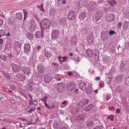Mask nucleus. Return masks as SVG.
<instances>
[{
    "mask_svg": "<svg viewBox=\"0 0 129 129\" xmlns=\"http://www.w3.org/2000/svg\"><path fill=\"white\" fill-rule=\"evenodd\" d=\"M0 57L3 61L7 59L6 56L5 55H2L0 56Z\"/></svg>",
    "mask_w": 129,
    "mask_h": 129,
    "instance_id": "obj_35",
    "label": "nucleus"
},
{
    "mask_svg": "<svg viewBox=\"0 0 129 129\" xmlns=\"http://www.w3.org/2000/svg\"><path fill=\"white\" fill-rule=\"evenodd\" d=\"M53 126L55 128H56V129H60V126L59 124L57 122L54 123L53 124Z\"/></svg>",
    "mask_w": 129,
    "mask_h": 129,
    "instance_id": "obj_30",
    "label": "nucleus"
},
{
    "mask_svg": "<svg viewBox=\"0 0 129 129\" xmlns=\"http://www.w3.org/2000/svg\"><path fill=\"white\" fill-rule=\"evenodd\" d=\"M11 67L13 71L15 72H18L20 70V67L18 64L12 63L11 64Z\"/></svg>",
    "mask_w": 129,
    "mask_h": 129,
    "instance_id": "obj_5",
    "label": "nucleus"
},
{
    "mask_svg": "<svg viewBox=\"0 0 129 129\" xmlns=\"http://www.w3.org/2000/svg\"><path fill=\"white\" fill-rule=\"evenodd\" d=\"M115 15L113 14H111L107 17V21L108 22H112L115 18Z\"/></svg>",
    "mask_w": 129,
    "mask_h": 129,
    "instance_id": "obj_10",
    "label": "nucleus"
},
{
    "mask_svg": "<svg viewBox=\"0 0 129 129\" xmlns=\"http://www.w3.org/2000/svg\"><path fill=\"white\" fill-rule=\"evenodd\" d=\"M44 80L46 82H49L52 79V77L49 74H46L44 76Z\"/></svg>",
    "mask_w": 129,
    "mask_h": 129,
    "instance_id": "obj_11",
    "label": "nucleus"
},
{
    "mask_svg": "<svg viewBox=\"0 0 129 129\" xmlns=\"http://www.w3.org/2000/svg\"><path fill=\"white\" fill-rule=\"evenodd\" d=\"M24 14V17L23 21H24L27 17V12L26 11H23Z\"/></svg>",
    "mask_w": 129,
    "mask_h": 129,
    "instance_id": "obj_33",
    "label": "nucleus"
},
{
    "mask_svg": "<svg viewBox=\"0 0 129 129\" xmlns=\"http://www.w3.org/2000/svg\"><path fill=\"white\" fill-rule=\"evenodd\" d=\"M24 53L26 55H29L31 54L30 45L28 43H26L24 45Z\"/></svg>",
    "mask_w": 129,
    "mask_h": 129,
    "instance_id": "obj_2",
    "label": "nucleus"
},
{
    "mask_svg": "<svg viewBox=\"0 0 129 129\" xmlns=\"http://www.w3.org/2000/svg\"><path fill=\"white\" fill-rule=\"evenodd\" d=\"M11 88L12 89L14 90L15 89V87L14 86L12 85L11 86Z\"/></svg>",
    "mask_w": 129,
    "mask_h": 129,
    "instance_id": "obj_59",
    "label": "nucleus"
},
{
    "mask_svg": "<svg viewBox=\"0 0 129 129\" xmlns=\"http://www.w3.org/2000/svg\"><path fill=\"white\" fill-rule=\"evenodd\" d=\"M93 124L92 121V120H91L89 121V122H88V125L89 126H92Z\"/></svg>",
    "mask_w": 129,
    "mask_h": 129,
    "instance_id": "obj_41",
    "label": "nucleus"
},
{
    "mask_svg": "<svg viewBox=\"0 0 129 129\" xmlns=\"http://www.w3.org/2000/svg\"><path fill=\"white\" fill-rule=\"evenodd\" d=\"M80 110L78 109H73L72 110V112L73 114L75 115L79 113L80 111Z\"/></svg>",
    "mask_w": 129,
    "mask_h": 129,
    "instance_id": "obj_27",
    "label": "nucleus"
},
{
    "mask_svg": "<svg viewBox=\"0 0 129 129\" xmlns=\"http://www.w3.org/2000/svg\"><path fill=\"white\" fill-rule=\"evenodd\" d=\"M35 110V108L34 107L32 108L29 109L28 111V112L30 113H31L33 111H34Z\"/></svg>",
    "mask_w": 129,
    "mask_h": 129,
    "instance_id": "obj_38",
    "label": "nucleus"
},
{
    "mask_svg": "<svg viewBox=\"0 0 129 129\" xmlns=\"http://www.w3.org/2000/svg\"><path fill=\"white\" fill-rule=\"evenodd\" d=\"M68 73L70 76H73V72H70V71H68Z\"/></svg>",
    "mask_w": 129,
    "mask_h": 129,
    "instance_id": "obj_45",
    "label": "nucleus"
},
{
    "mask_svg": "<svg viewBox=\"0 0 129 129\" xmlns=\"http://www.w3.org/2000/svg\"><path fill=\"white\" fill-rule=\"evenodd\" d=\"M82 101L84 103V105H85L87 104L89 102V100L87 99H84L83 100V101Z\"/></svg>",
    "mask_w": 129,
    "mask_h": 129,
    "instance_id": "obj_34",
    "label": "nucleus"
},
{
    "mask_svg": "<svg viewBox=\"0 0 129 129\" xmlns=\"http://www.w3.org/2000/svg\"><path fill=\"white\" fill-rule=\"evenodd\" d=\"M76 87L75 84L74 83L72 82L70 84H68L66 87L67 89L70 90H73Z\"/></svg>",
    "mask_w": 129,
    "mask_h": 129,
    "instance_id": "obj_8",
    "label": "nucleus"
},
{
    "mask_svg": "<svg viewBox=\"0 0 129 129\" xmlns=\"http://www.w3.org/2000/svg\"><path fill=\"white\" fill-rule=\"evenodd\" d=\"M59 34V32L57 30H55L53 31L52 34V39L54 40L57 39Z\"/></svg>",
    "mask_w": 129,
    "mask_h": 129,
    "instance_id": "obj_6",
    "label": "nucleus"
},
{
    "mask_svg": "<svg viewBox=\"0 0 129 129\" xmlns=\"http://www.w3.org/2000/svg\"><path fill=\"white\" fill-rule=\"evenodd\" d=\"M116 112L117 113H119L120 112V110L118 109H117L116 110Z\"/></svg>",
    "mask_w": 129,
    "mask_h": 129,
    "instance_id": "obj_58",
    "label": "nucleus"
},
{
    "mask_svg": "<svg viewBox=\"0 0 129 129\" xmlns=\"http://www.w3.org/2000/svg\"><path fill=\"white\" fill-rule=\"evenodd\" d=\"M79 89H76L74 90V92L75 93H78V91Z\"/></svg>",
    "mask_w": 129,
    "mask_h": 129,
    "instance_id": "obj_52",
    "label": "nucleus"
},
{
    "mask_svg": "<svg viewBox=\"0 0 129 129\" xmlns=\"http://www.w3.org/2000/svg\"><path fill=\"white\" fill-rule=\"evenodd\" d=\"M122 25V23L121 22H119L118 24V28H119Z\"/></svg>",
    "mask_w": 129,
    "mask_h": 129,
    "instance_id": "obj_49",
    "label": "nucleus"
},
{
    "mask_svg": "<svg viewBox=\"0 0 129 129\" xmlns=\"http://www.w3.org/2000/svg\"><path fill=\"white\" fill-rule=\"evenodd\" d=\"M6 76L7 78H8L9 79H10V77L8 74H6Z\"/></svg>",
    "mask_w": 129,
    "mask_h": 129,
    "instance_id": "obj_63",
    "label": "nucleus"
},
{
    "mask_svg": "<svg viewBox=\"0 0 129 129\" xmlns=\"http://www.w3.org/2000/svg\"><path fill=\"white\" fill-rule=\"evenodd\" d=\"M103 14L102 11H99L97 12L96 14V21H98L101 19Z\"/></svg>",
    "mask_w": 129,
    "mask_h": 129,
    "instance_id": "obj_12",
    "label": "nucleus"
},
{
    "mask_svg": "<svg viewBox=\"0 0 129 129\" xmlns=\"http://www.w3.org/2000/svg\"><path fill=\"white\" fill-rule=\"evenodd\" d=\"M75 12L73 10H71L69 13L68 15V19L73 20L76 16Z\"/></svg>",
    "mask_w": 129,
    "mask_h": 129,
    "instance_id": "obj_4",
    "label": "nucleus"
},
{
    "mask_svg": "<svg viewBox=\"0 0 129 129\" xmlns=\"http://www.w3.org/2000/svg\"><path fill=\"white\" fill-rule=\"evenodd\" d=\"M3 20L2 19L0 20V26H1L3 24Z\"/></svg>",
    "mask_w": 129,
    "mask_h": 129,
    "instance_id": "obj_56",
    "label": "nucleus"
},
{
    "mask_svg": "<svg viewBox=\"0 0 129 129\" xmlns=\"http://www.w3.org/2000/svg\"><path fill=\"white\" fill-rule=\"evenodd\" d=\"M85 90L86 92V93L87 94L91 95L92 94V90L91 87L90 86L87 87L86 89H85Z\"/></svg>",
    "mask_w": 129,
    "mask_h": 129,
    "instance_id": "obj_16",
    "label": "nucleus"
},
{
    "mask_svg": "<svg viewBox=\"0 0 129 129\" xmlns=\"http://www.w3.org/2000/svg\"><path fill=\"white\" fill-rule=\"evenodd\" d=\"M49 14L53 16L55 15L56 14L55 9L54 8H51L49 11Z\"/></svg>",
    "mask_w": 129,
    "mask_h": 129,
    "instance_id": "obj_25",
    "label": "nucleus"
},
{
    "mask_svg": "<svg viewBox=\"0 0 129 129\" xmlns=\"http://www.w3.org/2000/svg\"><path fill=\"white\" fill-rule=\"evenodd\" d=\"M35 17L36 20L39 22L40 20L38 16H37L36 15H35L34 16Z\"/></svg>",
    "mask_w": 129,
    "mask_h": 129,
    "instance_id": "obj_43",
    "label": "nucleus"
},
{
    "mask_svg": "<svg viewBox=\"0 0 129 129\" xmlns=\"http://www.w3.org/2000/svg\"><path fill=\"white\" fill-rule=\"evenodd\" d=\"M115 34V32L113 30H112L109 31V35H113Z\"/></svg>",
    "mask_w": 129,
    "mask_h": 129,
    "instance_id": "obj_40",
    "label": "nucleus"
},
{
    "mask_svg": "<svg viewBox=\"0 0 129 129\" xmlns=\"http://www.w3.org/2000/svg\"><path fill=\"white\" fill-rule=\"evenodd\" d=\"M38 70L40 73H44L45 71V69L44 66L42 65H40L38 67Z\"/></svg>",
    "mask_w": 129,
    "mask_h": 129,
    "instance_id": "obj_18",
    "label": "nucleus"
},
{
    "mask_svg": "<svg viewBox=\"0 0 129 129\" xmlns=\"http://www.w3.org/2000/svg\"><path fill=\"white\" fill-rule=\"evenodd\" d=\"M125 80L126 84L129 86V76L126 78Z\"/></svg>",
    "mask_w": 129,
    "mask_h": 129,
    "instance_id": "obj_37",
    "label": "nucleus"
},
{
    "mask_svg": "<svg viewBox=\"0 0 129 129\" xmlns=\"http://www.w3.org/2000/svg\"><path fill=\"white\" fill-rule=\"evenodd\" d=\"M22 70L24 73L27 75L29 74L30 72V69L28 68L25 67H23L22 68Z\"/></svg>",
    "mask_w": 129,
    "mask_h": 129,
    "instance_id": "obj_13",
    "label": "nucleus"
},
{
    "mask_svg": "<svg viewBox=\"0 0 129 129\" xmlns=\"http://www.w3.org/2000/svg\"><path fill=\"white\" fill-rule=\"evenodd\" d=\"M58 85H59L58 86V88H57L58 91L61 93L63 92L65 89L64 84L62 83H60L59 84L58 83Z\"/></svg>",
    "mask_w": 129,
    "mask_h": 129,
    "instance_id": "obj_9",
    "label": "nucleus"
},
{
    "mask_svg": "<svg viewBox=\"0 0 129 129\" xmlns=\"http://www.w3.org/2000/svg\"><path fill=\"white\" fill-rule=\"evenodd\" d=\"M109 109L110 110H114V108L113 107H109Z\"/></svg>",
    "mask_w": 129,
    "mask_h": 129,
    "instance_id": "obj_51",
    "label": "nucleus"
},
{
    "mask_svg": "<svg viewBox=\"0 0 129 129\" xmlns=\"http://www.w3.org/2000/svg\"><path fill=\"white\" fill-rule=\"evenodd\" d=\"M18 80L19 81H24L26 79L25 75L23 74L18 73L16 76Z\"/></svg>",
    "mask_w": 129,
    "mask_h": 129,
    "instance_id": "obj_7",
    "label": "nucleus"
},
{
    "mask_svg": "<svg viewBox=\"0 0 129 129\" xmlns=\"http://www.w3.org/2000/svg\"><path fill=\"white\" fill-rule=\"evenodd\" d=\"M79 87L80 89L82 90H85L86 87V83L85 82H82L79 84Z\"/></svg>",
    "mask_w": 129,
    "mask_h": 129,
    "instance_id": "obj_14",
    "label": "nucleus"
},
{
    "mask_svg": "<svg viewBox=\"0 0 129 129\" xmlns=\"http://www.w3.org/2000/svg\"><path fill=\"white\" fill-rule=\"evenodd\" d=\"M67 20V19L65 18H61L59 20V23L61 25L64 24Z\"/></svg>",
    "mask_w": 129,
    "mask_h": 129,
    "instance_id": "obj_21",
    "label": "nucleus"
},
{
    "mask_svg": "<svg viewBox=\"0 0 129 129\" xmlns=\"http://www.w3.org/2000/svg\"><path fill=\"white\" fill-rule=\"evenodd\" d=\"M111 96L107 94L106 96V99L107 100H109L111 98Z\"/></svg>",
    "mask_w": 129,
    "mask_h": 129,
    "instance_id": "obj_44",
    "label": "nucleus"
},
{
    "mask_svg": "<svg viewBox=\"0 0 129 129\" xmlns=\"http://www.w3.org/2000/svg\"><path fill=\"white\" fill-rule=\"evenodd\" d=\"M0 100L2 102H4L5 100V98L3 97H1L0 99Z\"/></svg>",
    "mask_w": 129,
    "mask_h": 129,
    "instance_id": "obj_47",
    "label": "nucleus"
},
{
    "mask_svg": "<svg viewBox=\"0 0 129 129\" xmlns=\"http://www.w3.org/2000/svg\"><path fill=\"white\" fill-rule=\"evenodd\" d=\"M108 3L110 5V6L114 7L116 6L117 3L114 0H111L108 1Z\"/></svg>",
    "mask_w": 129,
    "mask_h": 129,
    "instance_id": "obj_19",
    "label": "nucleus"
},
{
    "mask_svg": "<svg viewBox=\"0 0 129 129\" xmlns=\"http://www.w3.org/2000/svg\"><path fill=\"white\" fill-rule=\"evenodd\" d=\"M54 107H55V106H54V104H53L52 105H51V106H49V109H52L53 108H54Z\"/></svg>",
    "mask_w": 129,
    "mask_h": 129,
    "instance_id": "obj_48",
    "label": "nucleus"
},
{
    "mask_svg": "<svg viewBox=\"0 0 129 129\" xmlns=\"http://www.w3.org/2000/svg\"><path fill=\"white\" fill-rule=\"evenodd\" d=\"M86 16V13L85 12H83L79 15V18L80 20L84 19Z\"/></svg>",
    "mask_w": 129,
    "mask_h": 129,
    "instance_id": "obj_20",
    "label": "nucleus"
},
{
    "mask_svg": "<svg viewBox=\"0 0 129 129\" xmlns=\"http://www.w3.org/2000/svg\"><path fill=\"white\" fill-rule=\"evenodd\" d=\"M23 16L20 12H18L16 14V18L18 20H21L23 18Z\"/></svg>",
    "mask_w": 129,
    "mask_h": 129,
    "instance_id": "obj_23",
    "label": "nucleus"
},
{
    "mask_svg": "<svg viewBox=\"0 0 129 129\" xmlns=\"http://www.w3.org/2000/svg\"><path fill=\"white\" fill-rule=\"evenodd\" d=\"M86 53L89 57H91L93 56V51L92 50L88 49L86 51Z\"/></svg>",
    "mask_w": 129,
    "mask_h": 129,
    "instance_id": "obj_17",
    "label": "nucleus"
},
{
    "mask_svg": "<svg viewBox=\"0 0 129 129\" xmlns=\"http://www.w3.org/2000/svg\"><path fill=\"white\" fill-rule=\"evenodd\" d=\"M100 86L101 87H103V86L104 85V84L103 83H100Z\"/></svg>",
    "mask_w": 129,
    "mask_h": 129,
    "instance_id": "obj_57",
    "label": "nucleus"
},
{
    "mask_svg": "<svg viewBox=\"0 0 129 129\" xmlns=\"http://www.w3.org/2000/svg\"><path fill=\"white\" fill-rule=\"evenodd\" d=\"M60 129H68V128L65 127L63 126Z\"/></svg>",
    "mask_w": 129,
    "mask_h": 129,
    "instance_id": "obj_64",
    "label": "nucleus"
},
{
    "mask_svg": "<svg viewBox=\"0 0 129 129\" xmlns=\"http://www.w3.org/2000/svg\"><path fill=\"white\" fill-rule=\"evenodd\" d=\"M119 86H118V87H117L116 88V91H119L120 90V89H119Z\"/></svg>",
    "mask_w": 129,
    "mask_h": 129,
    "instance_id": "obj_61",
    "label": "nucleus"
},
{
    "mask_svg": "<svg viewBox=\"0 0 129 129\" xmlns=\"http://www.w3.org/2000/svg\"><path fill=\"white\" fill-rule=\"evenodd\" d=\"M93 107V105L92 104H89V105L86 106L83 108V110L86 111L90 110Z\"/></svg>",
    "mask_w": 129,
    "mask_h": 129,
    "instance_id": "obj_15",
    "label": "nucleus"
},
{
    "mask_svg": "<svg viewBox=\"0 0 129 129\" xmlns=\"http://www.w3.org/2000/svg\"><path fill=\"white\" fill-rule=\"evenodd\" d=\"M13 18H11L9 21V22L10 25L13 24L14 23L15 20Z\"/></svg>",
    "mask_w": 129,
    "mask_h": 129,
    "instance_id": "obj_31",
    "label": "nucleus"
},
{
    "mask_svg": "<svg viewBox=\"0 0 129 129\" xmlns=\"http://www.w3.org/2000/svg\"><path fill=\"white\" fill-rule=\"evenodd\" d=\"M26 35L28 39L32 40L34 38V37L33 35V34L32 33L30 32L28 33Z\"/></svg>",
    "mask_w": 129,
    "mask_h": 129,
    "instance_id": "obj_22",
    "label": "nucleus"
},
{
    "mask_svg": "<svg viewBox=\"0 0 129 129\" xmlns=\"http://www.w3.org/2000/svg\"><path fill=\"white\" fill-rule=\"evenodd\" d=\"M30 25H35V26H37V24H36L35 20V19H32L30 21Z\"/></svg>",
    "mask_w": 129,
    "mask_h": 129,
    "instance_id": "obj_32",
    "label": "nucleus"
},
{
    "mask_svg": "<svg viewBox=\"0 0 129 129\" xmlns=\"http://www.w3.org/2000/svg\"><path fill=\"white\" fill-rule=\"evenodd\" d=\"M37 7L38 8H39L41 10L43 11V12H45L44 10L43 7H42L40 6H37Z\"/></svg>",
    "mask_w": 129,
    "mask_h": 129,
    "instance_id": "obj_39",
    "label": "nucleus"
},
{
    "mask_svg": "<svg viewBox=\"0 0 129 129\" xmlns=\"http://www.w3.org/2000/svg\"><path fill=\"white\" fill-rule=\"evenodd\" d=\"M129 23L127 21H125L124 22L122 25L123 29L125 30L127 29L128 27Z\"/></svg>",
    "mask_w": 129,
    "mask_h": 129,
    "instance_id": "obj_24",
    "label": "nucleus"
},
{
    "mask_svg": "<svg viewBox=\"0 0 129 129\" xmlns=\"http://www.w3.org/2000/svg\"><path fill=\"white\" fill-rule=\"evenodd\" d=\"M36 26L35 25H30L29 27V29L31 32H33L35 29V27Z\"/></svg>",
    "mask_w": 129,
    "mask_h": 129,
    "instance_id": "obj_29",
    "label": "nucleus"
},
{
    "mask_svg": "<svg viewBox=\"0 0 129 129\" xmlns=\"http://www.w3.org/2000/svg\"><path fill=\"white\" fill-rule=\"evenodd\" d=\"M35 37L37 39V41H42V39L43 38V35L42 32L40 31H36L35 34Z\"/></svg>",
    "mask_w": 129,
    "mask_h": 129,
    "instance_id": "obj_3",
    "label": "nucleus"
},
{
    "mask_svg": "<svg viewBox=\"0 0 129 129\" xmlns=\"http://www.w3.org/2000/svg\"><path fill=\"white\" fill-rule=\"evenodd\" d=\"M41 100L44 102H47V99L46 98H45L43 100L42 99H41Z\"/></svg>",
    "mask_w": 129,
    "mask_h": 129,
    "instance_id": "obj_60",
    "label": "nucleus"
},
{
    "mask_svg": "<svg viewBox=\"0 0 129 129\" xmlns=\"http://www.w3.org/2000/svg\"><path fill=\"white\" fill-rule=\"evenodd\" d=\"M107 118L108 119H110L111 121H113L114 120V117L113 115L108 116V117Z\"/></svg>",
    "mask_w": 129,
    "mask_h": 129,
    "instance_id": "obj_36",
    "label": "nucleus"
},
{
    "mask_svg": "<svg viewBox=\"0 0 129 129\" xmlns=\"http://www.w3.org/2000/svg\"><path fill=\"white\" fill-rule=\"evenodd\" d=\"M40 25L42 29L48 28L51 25L50 20L47 18H44L40 21ZM41 30L42 31V29Z\"/></svg>",
    "mask_w": 129,
    "mask_h": 129,
    "instance_id": "obj_1",
    "label": "nucleus"
},
{
    "mask_svg": "<svg viewBox=\"0 0 129 129\" xmlns=\"http://www.w3.org/2000/svg\"><path fill=\"white\" fill-rule=\"evenodd\" d=\"M62 1V2H61V3L62 4H63L64 5L65 4H66L67 3L66 1L65 0H63Z\"/></svg>",
    "mask_w": 129,
    "mask_h": 129,
    "instance_id": "obj_53",
    "label": "nucleus"
},
{
    "mask_svg": "<svg viewBox=\"0 0 129 129\" xmlns=\"http://www.w3.org/2000/svg\"><path fill=\"white\" fill-rule=\"evenodd\" d=\"M46 56L48 58H49L50 56L49 55V54L48 52H47L45 53Z\"/></svg>",
    "mask_w": 129,
    "mask_h": 129,
    "instance_id": "obj_42",
    "label": "nucleus"
},
{
    "mask_svg": "<svg viewBox=\"0 0 129 129\" xmlns=\"http://www.w3.org/2000/svg\"><path fill=\"white\" fill-rule=\"evenodd\" d=\"M67 58L66 56H64L62 57L60 56H59L58 57V58L59 61H60V62H62L66 61L67 60Z\"/></svg>",
    "mask_w": 129,
    "mask_h": 129,
    "instance_id": "obj_28",
    "label": "nucleus"
},
{
    "mask_svg": "<svg viewBox=\"0 0 129 129\" xmlns=\"http://www.w3.org/2000/svg\"><path fill=\"white\" fill-rule=\"evenodd\" d=\"M84 106V103L82 102V101H80L78 102L77 103V108H80L81 107H82Z\"/></svg>",
    "mask_w": 129,
    "mask_h": 129,
    "instance_id": "obj_26",
    "label": "nucleus"
},
{
    "mask_svg": "<svg viewBox=\"0 0 129 129\" xmlns=\"http://www.w3.org/2000/svg\"><path fill=\"white\" fill-rule=\"evenodd\" d=\"M44 103L45 105V106L46 107H48L49 108V105H48V104L47 103H46L45 102H44Z\"/></svg>",
    "mask_w": 129,
    "mask_h": 129,
    "instance_id": "obj_55",
    "label": "nucleus"
},
{
    "mask_svg": "<svg viewBox=\"0 0 129 129\" xmlns=\"http://www.w3.org/2000/svg\"><path fill=\"white\" fill-rule=\"evenodd\" d=\"M18 119H19V120H22V121H27V120L25 119H24L23 118H18Z\"/></svg>",
    "mask_w": 129,
    "mask_h": 129,
    "instance_id": "obj_54",
    "label": "nucleus"
},
{
    "mask_svg": "<svg viewBox=\"0 0 129 129\" xmlns=\"http://www.w3.org/2000/svg\"><path fill=\"white\" fill-rule=\"evenodd\" d=\"M32 103L35 105H36L37 104V102L36 101L34 100L32 102Z\"/></svg>",
    "mask_w": 129,
    "mask_h": 129,
    "instance_id": "obj_46",
    "label": "nucleus"
},
{
    "mask_svg": "<svg viewBox=\"0 0 129 129\" xmlns=\"http://www.w3.org/2000/svg\"><path fill=\"white\" fill-rule=\"evenodd\" d=\"M3 42L2 39H0V44H2Z\"/></svg>",
    "mask_w": 129,
    "mask_h": 129,
    "instance_id": "obj_62",
    "label": "nucleus"
},
{
    "mask_svg": "<svg viewBox=\"0 0 129 129\" xmlns=\"http://www.w3.org/2000/svg\"><path fill=\"white\" fill-rule=\"evenodd\" d=\"M11 103L12 104H14L15 103V101L13 99H12L11 101Z\"/></svg>",
    "mask_w": 129,
    "mask_h": 129,
    "instance_id": "obj_50",
    "label": "nucleus"
}]
</instances>
